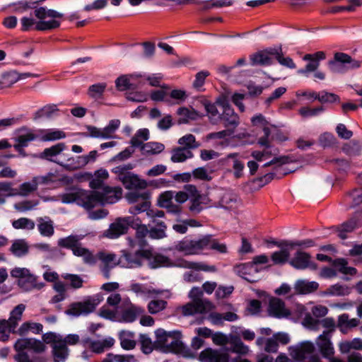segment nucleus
<instances>
[{
	"mask_svg": "<svg viewBox=\"0 0 362 362\" xmlns=\"http://www.w3.org/2000/svg\"><path fill=\"white\" fill-rule=\"evenodd\" d=\"M204 106L210 122L213 124H217L220 120L221 114L219 113L216 105L214 103L205 101L204 103Z\"/></svg>",
	"mask_w": 362,
	"mask_h": 362,
	"instance_id": "obj_55",
	"label": "nucleus"
},
{
	"mask_svg": "<svg viewBox=\"0 0 362 362\" xmlns=\"http://www.w3.org/2000/svg\"><path fill=\"white\" fill-rule=\"evenodd\" d=\"M42 340L45 344H50L53 362H65L69 356L68 346H74L80 341V337L76 334L62 335L49 332L42 335Z\"/></svg>",
	"mask_w": 362,
	"mask_h": 362,
	"instance_id": "obj_2",
	"label": "nucleus"
},
{
	"mask_svg": "<svg viewBox=\"0 0 362 362\" xmlns=\"http://www.w3.org/2000/svg\"><path fill=\"white\" fill-rule=\"evenodd\" d=\"M37 229L42 236L50 238L54 235V222L49 217H40L37 218Z\"/></svg>",
	"mask_w": 362,
	"mask_h": 362,
	"instance_id": "obj_32",
	"label": "nucleus"
},
{
	"mask_svg": "<svg viewBox=\"0 0 362 362\" xmlns=\"http://www.w3.org/2000/svg\"><path fill=\"white\" fill-rule=\"evenodd\" d=\"M39 75L29 72L18 73L15 70L3 72L1 71L0 86L8 87L20 80H24L29 77H38Z\"/></svg>",
	"mask_w": 362,
	"mask_h": 362,
	"instance_id": "obj_22",
	"label": "nucleus"
},
{
	"mask_svg": "<svg viewBox=\"0 0 362 362\" xmlns=\"http://www.w3.org/2000/svg\"><path fill=\"white\" fill-rule=\"evenodd\" d=\"M177 114L179 116L178 122L180 124L187 123L190 120H195L199 117V115L197 111L187 107L178 108Z\"/></svg>",
	"mask_w": 362,
	"mask_h": 362,
	"instance_id": "obj_44",
	"label": "nucleus"
},
{
	"mask_svg": "<svg viewBox=\"0 0 362 362\" xmlns=\"http://www.w3.org/2000/svg\"><path fill=\"white\" fill-rule=\"evenodd\" d=\"M199 360L202 362H230V356L228 353L207 348L201 351Z\"/></svg>",
	"mask_w": 362,
	"mask_h": 362,
	"instance_id": "obj_25",
	"label": "nucleus"
},
{
	"mask_svg": "<svg viewBox=\"0 0 362 362\" xmlns=\"http://www.w3.org/2000/svg\"><path fill=\"white\" fill-rule=\"evenodd\" d=\"M331 337L332 336H327L325 333H322L316 339L317 347L325 358L333 356L335 352Z\"/></svg>",
	"mask_w": 362,
	"mask_h": 362,
	"instance_id": "obj_26",
	"label": "nucleus"
},
{
	"mask_svg": "<svg viewBox=\"0 0 362 362\" xmlns=\"http://www.w3.org/2000/svg\"><path fill=\"white\" fill-rule=\"evenodd\" d=\"M330 71L333 73L343 74L350 69L360 67V62L352 59L349 55L343 52L334 54V59L328 63Z\"/></svg>",
	"mask_w": 362,
	"mask_h": 362,
	"instance_id": "obj_11",
	"label": "nucleus"
},
{
	"mask_svg": "<svg viewBox=\"0 0 362 362\" xmlns=\"http://www.w3.org/2000/svg\"><path fill=\"white\" fill-rule=\"evenodd\" d=\"M348 262L344 259H337L334 262V266L338 271L344 274L355 275L357 272L356 268L347 266Z\"/></svg>",
	"mask_w": 362,
	"mask_h": 362,
	"instance_id": "obj_58",
	"label": "nucleus"
},
{
	"mask_svg": "<svg viewBox=\"0 0 362 362\" xmlns=\"http://www.w3.org/2000/svg\"><path fill=\"white\" fill-rule=\"evenodd\" d=\"M276 47L269 48L264 51L257 52L250 57L252 65H261V66H269L273 64V59L272 58L274 56L273 50H275Z\"/></svg>",
	"mask_w": 362,
	"mask_h": 362,
	"instance_id": "obj_31",
	"label": "nucleus"
},
{
	"mask_svg": "<svg viewBox=\"0 0 362 362\" xmlns=\"http://www.w3.org/2000/svg\"><path fill=\"white\" fill-rule=\"evenodd\" d=\"M156 340L154 345L156 349L164 353L182 354L186 347L181 340V332L177 330L165 331L158 329L155 332Z\"/></svg>",
	"mask_w": 362,
	"mask_h": 362,
	"instance_id": "obj_4",
	"label": "nucleus"
},
{
	"mask_svg": "<svg viewBox=\"0 0 362 362\" xmlns=\"http://www.w3.org/2000/svg\"><path fill=\"white\" fill-rule=\"evenodd\" d=\"M356 220L351 218L346 222H344L337 228V235L342 240L347 238L346 233L352 232L356 227Z\"/></svg>",
	"mask_w": 362,
	"mask_h": 362,
	"instance_id": "obj_49",
	"label": "nucleus"
},
{
	"mask_svg": "<svg viewBox=\"0 0 362 362\" xmlns=\"http://www.w3.org/2000/svg\"><path fill=\"white\" fill-rule=\"evenodd\" d=\"M12 226L15 229L33 230L35 228V222L28 218H20L12 222Z\"/></svg>",
	"mask_w": 362,
	"mask_h": 362,
	"instance_id": "obj_62",
	"label": "nucleus"
},
{
	"mask_svg": "<svg viewBox=\"0 0 362 362\" xmlns=\"http://www.w3.org/2000/svg\"><path fill=\"white\" fill-rule=\"evenodd\" d=\"M310 258L311 257L308 253L298 251L288 262L296 269L304 270L309 268L315 270L317 269V266L311 261Z\"/></svg>",
	"mask_w": 362,
	"mask_h": 362,
	"instance_id": "obj_23",
	"label": "nucleus"
},
{
	"mask_svg": "<svg viewBox=\"0 0 362 362\" xmlns=\"http://www.w3.org/2000/svg\"><path fill=\"white\" fill-rule=\"evenodd\" d=\"M146 259L149 261V266L152 269L170 265V260L167 257L162 255H153L152 252L151 258H146Z\"/></svg>",
	"mask_w": 362,
	"mask_h": 362,
	"instance_id": "obj_54",
	"label": "nucleus"
},
{
	"mask_svg": "<svg viewBox=\"0 0 362 362\" xmlns=\"http://www.w3.org/2000/svg\"><path fill=\"white\" fill-rule=\"evenodd\" d=\"M211 206L234 211L241 206V200L237 194L232 191L218 190L211 199Z\"/></svg>",
	"mask_w": 362,
	"mask_h": 362,
	"instance_id": "obj_8",
	"label": "nucleus"
},
{
	"mask_svg": "<svg viewBox=\"0 0 362 362\" xmlns=\"http://www.w3.org/2000/svg\"><path fill=\"white\" fill-rule=\"evenodd\" d=\"M251 122L254 126L262 128L264 132V136L258 139V144L261 146H268L270 129L265 117L262 114H259L252 117Z\"/></svg>",
	"mask_w": 362,
	"mask_h": 362,
	"instance_id": "obj_28",
	"label": "nucleus"
},
{
	"mask_svg": "<svg viewBox=\"0 0 362 362\" xmlns=\"http://www.w3.org/2000/svg\"><path fill=\"white\" fill-rule=\"evenodd\" d=\"M28 245L25 240H16L10 247V251L16 257H21L28 253Z\"/></svg>",
	"mask_w": 362,
	"mask_h": 362,
	"instance_id": "obj_47",
	"label": "nucleus"
},
{
	"mask_svg": "<svg viewBox=\"0 0 362 362\" xmlns=\"http://www.w3.org/2000/svg\"><path fill=\"white\" fill-rule=\"evenodd\" d=\"M82 343L84 346L88 345L93 352L95 354H101L105 350L112 347L115 343V340L111 337H107L100 340H93L87 338L83 339Z\"/></svg>",
	"mask_w": 362,
	"mask_h": 362,
	"instance_id": "obj_24",
	"label": "nucleus"
},
{
	"mask_svg": "<svg viewBox=\"0 0 362 362\" xmlns=\"http://www.w3.org/2000/svg\"><path fill=\"white\" fill-rule=\"evenodd\" d=\"M109 173L107 170L100 168L96 170L92 175V179L89 182V187L91 189H103L105 181L107 180Z\"/></svg>",
	"mask_w": 362,
	"mask_h": 362,
	"instance_id": "obj_34",
	"label": "nucleus"
},
{
	"mask_svg": "<svg viewBox=\"0 0 362 362\" xmlns=\"http://www.w3.org/2000/svg\"><path fill=\"white\" fill-rule=\"evenodd\" d=\"M151 250L139 248L134 252L123 251L119 263L124 267L136 268L143 264L144 259L151 258Z\"/></svg>",
	"mask_w": 362,
	"mask_h": 362,
	"instance_id": "obj_12",
	"label": "nucleus"
},
{
	"mask_svg": "<svg viewBox=\"0 0 362 362\" xmlns=\"http://www.w3.org/2000/svg\"><path fill=\"white\" fill-rule=\"evenodd\" d=\"M37 187V183L34 177L31 181L25 182L20 185L19 189H17V195L27 196L36 191Z\"/></svg>",
	"mask_w": 362,
	"mask_h": 362,
	"instance_id": "obj_56",
	"label": "nucleus"
},
{
	"mask_svg": "<svg viewBox=\"0 0 362 362\" xmlns=\"http://www.w3.org/2000/svg\"><path fill=\"white\" fill-rule=\"evenodd\" d=\"M205 243L204 241V236L199 239L185 238L175 244V249L185 255H197L204 250Z\"/></svg>",
	"mask_w": 362,
	"mask_h": 362,
	"instance_id": "obj_13",
	"label": "nucleus"
},
{
	"mask_svg": "<svg viewBox=\"0 0 362 362\" xmlns=\"http://www.w3.org/2000/svg\"><path fill=\"white\" fill-rule=\"evenodd\" d=\"M42 329L43 325L41 323L27 321L20 326L16 333L21 336L27 335L30 332L37 334L42 332Z\"/></svg>",
	"mask_w": 362,
	"mask_h": 362,
	"instance_id": "obj_37",
	"label": "nucleus"
},
{
	"mask_svg": "<svg viewBox=\"0 0 362 362\" xmlns=\"http://www.w3.org/2000/svg\"><path fill=\"white\" fill-rule=\"evenodd\" d=\"M325 53L322 51L305 54L303 59L305 61H309V62L304 69L298 70V74L308 76L309 73L315 72L318 69L320 61L325 59Z\"/></svg>",
	"mask_w": 362,
	"mask_h": 362,
	"instance_id": "obj_21",
	"label": "nucleus"
},
{
	"mask_svg": "<svg viewBox=\"0 0 362 362\" xmlns=\"http://www.w3.org/2000/svg\"><path fill=\"white\" fill-rule=\"evenodd\" d=\"M130 290L137 296L151 298L154 296L163 295L166 297H170V292L168 290L155 289L151 286L139 283H132L130 285Z\"/></svg>",
	"mask_w": 362,
	"mask_h": 362,
	"instance_id": "obj_19",
	"label": "nucleus"
},
{
	"mask_svg": "<svg viewBox=\"0 0 362 362\" xmlns=\"http://www.w3.org/2000/svg\"><path fill=\"white\" fill-rule=\"evenodd\" d=\"M38 137H40L39 134H35L33 130L23 127L18 129V135L14 139L16 144L13 145V147L17 151L21 152L30 142L36 140Z\"/></svg>",
	"mask_w": 362,
	"mask_h": 362,
	"instance_id": "obj_17",
	"label": "nucleus"
},
{
	"mask_svg": "<svg viewBox=\"0 0 362 362\" xmlns=\"http://www.w3.org/2000/svg\"><path fill=\"white\" fill-rule=\"evenodd\" d=\"M10 274L11 277L17 279L18 286L25 291L40 290L45 286L43 282L38 281L37 277L25 267H14Z\"/></svg>",
	"mask_w": 362,
	"mask_h": 362,
	"instance_id": "obj_5",
	"label": "nucleus"
},
{
	"mask_svg": "<svg viewBox=\"0 0 362 362\" xmlns=\"http://www.w3.org/2000/svg\"><path fill=\"white\" fill-rule=\"evenodd\" d=\"M102 189V192H90L74 187L69 192L61 194L60 199L64 204L76 202L77 204L85 209H90L98 204H114L122 197V189L119 187L105 186Z\"/></svg>",
	"mask_w": 362,
	"mask_h": 362,
	"instance_id": "obj_1",
	"label": "nucleus"
},
{
	"mask_svg": "<svg viewBox=\"0 0 362 362\" xmlns=\"http://www.w3.org/2000/svg\"><path fill=\"white\" fill-rule=\"evenodd\" d=\"M312 97H313L314 100H317L321 103H334L339 100L338 95L326 91H322L319 93H312Z\"/></svg>",
	"mask_w": 362,
	"mask_h": 362,
	"instance_id": "obj_61",
	"label": "nucleus"
},
{
	"mask_svg": "<svg viewBox=\"0 0 362 362\" xmlns=\"http://www.w3.org/2000/svg\"><path fill=\"white\" fill-rule=\"evenodd\" d=\"M98 258L102 262L103 266L102 272L106 279L110 276V270L117 264L116 255L105 252H100L97 255Z\"/></svg>",
	"mask_w": 362,
	"mask_h": 362,
	"instance_id": "obj_30",
	"label": "nucleus"
},
{
	"mask_svg": "<svg viewBox=\"0 0 362 362\" xmlns=\"http://www.w3.org/2000/svg\"><path fill=\"white\" fill-rule=\"evenodd\" d=\"M231 345L230 350L240 355H245L249 352V347L243 344L239 336L231 335L230 342Z\"/></svg>",
	"mask_w": 362,
	"mask_h": 362,
	"instance_id": "obj_45",
	"label": "nucleus"
},
{
	"mask_svg": "<svg viewBox=\"0 0 362 362\" xmlns=\"http://www.w3.org/2000/svg\"><path fill=\"white\" fill-rule=\"evenodd\" d=\"M138 223L135 216L117 218L105 232V235L111 239L117 238L127 233L130 227H136Z\"/></svg>",
	"mask_w": 362,
	"mask_h": 362,
	"instance_id": "obj_10",
	"label": "nucleus"
},
{
	"mask_svg": "<svg viewBox=\"0 0 362 362\" xmlns=\"http://www.w3.org/2000/svg\"><path fill=\"white\" fill-rule=\"evenodd\" d=\"M34 14L38 21L31 17H23L21 19L23 31H28L31 26L35 25V29L40 31H46L57 28L60 22L56 18H62L63 14L47 7H38L34 11Z\"/></svg>",
	"mask_w": 362,
	"mask_h": 362,
	"instance_id": "obj_3",
	"label": "nucleus"
},
{
	"mask_svg": "<svg viewBox=\"0 0 362 362\" xmlns=\"http://www.w3.org/2000/svg\"><path fill=\"white\" fill-rule=\"evenodd\" d=\"M272 52H273L271 53L274 54V57H276V60L281 65L289 69L296 68V64L291 58L284 57L281 46L276 47L275 50H273Z\"/></svg>",
	"mask_w": 362,
	"mask_h": 362,
	"instance_id": "obj_53",
	"label": "nucleus"
},
{
	"mask_svg": "<svg viewBox=\"0 0 362 362\" xmlns=\"http://www.w3.org/2000/svg\"><path fill=\"white\" fill-rule=\"evenodd\" d=\"M83 238L81 235H71L66 238H59L57 241L61 247L71 249V250L80 243Z\"/></svg>",
	"mask_w": 362,
	"mask_h": 362,
	"instance_id": "obj_50",
	"label": "nucleus"
},
{
	"mask_svg": "<svg viewBox=\"0 0 362 362\" xmlns=\"http://www.w3.org/2000/svg\"><path fill=\"white\" fill-rule=\"evenodd\" d=\"M170 160L173 163H182L187 159L192 158L193 153L187 148L177 147L172 150Z\"/></svg>",
	"mask_w": 362,
	"mask_h": 362,
	"instance_id": "obj_42",
	"label": "nucleus"
},
{
	"mask_svg": "<svg viewBox=\"0 0 362 362\" xmlns=\"http://www.w3.org/2000/svg\"><path fill=\"white\" fill-rule=\"evenodd\" d=\"M216 103L223 107V112L221 114L220 120L224 123V126L234 132V129L240 124V119L238 115L235 112L234 110L228 104L224 102L218 100Z\"/></svg>",
	"mask_w": 362,
	"mask_h": 362,
	"instance_id": "obj_18",
	"label": "nucleus"
},
{
	"mask_svg": "<svg viewBox=\"0 0 362 362\" xmlns=\"http://www.w3.org/2000/svg\"><path fill=\"white\" fill-rule=\"evenodd\" d=\"M25 309V305L19 304L11 311L8 320H0V341H6L9 337V333H16V329L22 320Z\"/></svg>",
	"mask_w": 362,
	"mask_h": 362,
	"instance_id": "obj_7",
	"label": "nucleus"
},
{
	"mask_svg": "<svg viewBox=\"0 0 362 362\" xmlns=\"http://www.w3.org/2000/svg\"><path fill=\"white\" fill-rule=\"evenodd\" d=\"M359 322L358 319H349V315L344 313L339 316L337 325L339 327L352 328L358 326Z\"/></svg>",
	"mask_w": 362,
	"mask_h": 362,
	"instance_id": "obj_60",
	"label": "nucleus"
},
{
	"mask_svg": "<svg viewBox=\"0 0 362 362\" xmlns=\"http://www.w3.org/2000/svg\"><path fill=\"white\" fill-rule=\"evenodd\" d=\"M165 146L158 142H148L142 145L141 151L144 155H155L161 153Z\"/></svg>",
	"mask_w": 362,
	"mask_h": 362,
	"instance_id": "obj_51",
	"label": "nucleus"
},
{
	"mask_svg": "<svg viewBox=\"0 0 362 362\" xmlns=\"http://www.w3.org/2000/svg\"><path fill=\"white\" fill-rule=\"evenodd\" d=\"M213 308L212 303L208 300H199L188 303L180 308L185 316L193 315L197 313H205Z\"/></svg>",
	"mask_w": 362,
	"mask_h": 362,
	"instance_id": "obj_16",
	"label": "nucleus"
},
{
	"mask_svg": "<svg viewBox=\"0 0 362 362\" xmlns=\"http://www.w3.org/2000/svg\"><path fill=\"white\" fill-rule=\"evenodd\" d=\"M178 144L182 146V148H187V149H194L199 146V144L196 141L195 136L191 134H186L178 140Z\"/></svg>",
	"mask_w": 362,
	"mask_h": 362,
	"instance_id": "obj_59",
	"label": "nucleus"
},
{
	"mask_svg": "<svg viewBox=\"0 0 362 362\" xmlns=\"http://www.w3.org/2000/svg\"><path fill=\"white\" fill-rule=\"evenodd\" d=\"M143 313L144 310L142 308L130 303L122 311V319L125 322H132Z\"/></svg>",
	"mask_w": 362,
	"mask_h": 362,
	"instance_id": "obj_38",
	"label": "nucleus"
},
{
	"mask_svg": "<svg viewBox=\"0 0 362 362\" xmlns=\"http://www.w3.org/2000/svg\"><path fill=\"white\" fill-rule=\"evenodd\" d=\"M72 252L74 255L81 257L86 264H93L95 262L93 253L88 249L82 247L81 243L72 250Z\"/></svg>",
	"mask_w": 362,
	"mask_h": 362,
	"instance_id": "obj_46",
	"label": "nucleus"
},
{
	"mask_svg": "<svg viewBox=\"0 0 362 362\" xmlns=\"http://www.w3.org/2000/svg\"><path fill=\"white\" fill-rule=\"evenodd\" d=\"M14 349L17 353L25 352L30 350L35 354H41L45 351L46 346L44 343L35 338L19 339L14 344Z\"/></svg>",
	"mask_w": 362,
	"mask_h": 362,
	"instance_id": "obj_14",
	"label": "nucleus"
},
{
	"mask_svg": "<svg viewBox=\"0 0 362 362\" xmlns=\"http://www.w3.org/2000/svg\"><path fill=\"white\" fill-rule=\"evenodd\" d=\"M139 77H141V76L138 74L121 76L115 81L116 88L120 91L132 88L135 85L133 82Z\"/></svg>",
	"mask_w": 362,
	"mask_h": 362,
	"instance_id": "obj_36",
	"label": "nucleus"
},
{
	"mask_svg": "<svg viewBox=\"0 0 362 362\" xmlns=\"http://www.w3.org/2000/svg\"><path fill=\"white\" fill-rule=\"evenodd\" d=\"M121 182L126 189L132 190L145 189L148 186L145 180L140 179L138 175L133 173L122 177Z\"/></svg>",
	"mask_w": 362,
	"mask_h": 362,
	"instance_id": "obj_29",
	"label": "nucleus"
},
{
	"mask_svg": "<svg viewBox=\"0 0 362 362\" xmlns=\"http://www.w3.org/2000/svg\"><path fill=\"white\" fill-rule=\"evenodd\" d=\"M268 313L269 315L277 318L287 317L291 314L284 302L277 298H272L269 300Z\"/></svg>",
	"mask_w": 362,
	"mask_h": 362,
	"instance_id": "obj_27",
	"label": "nucleus"
},
{
	"mask_svg": "<svg viewBox=\"0 0 362 362\" xmlns=\"http://www.w3.org/2000/svg\"><path fill=\"white\" fill-rule=\"evenodd\" d=\"M40 140L42 141H55L66 137L64 132L57 129H39Z\"/></svg>",
	"mask_w": 362,
	"mask_h": 362,
	"instance_id": "obj_40",
	"label": "nucleus"
},
{
	"mask_svg": "<svg viewBox=\"0 0 362 362\" xmlns=\"http://www.w3.org/2000/svg\"><path fill=\"white\" fill-rule=\"evenodd\" d=\"M227 159H232L233 174L235 178H240L243 175L244 163L237 158V154L230 153L228 155Z\"/></svg>",
	"mask_w": 362,
	"mask_h": 362,
	"instance_id": "obj_57",
	"label": "nucleus"
},
{
	"mask_svg": "<svg viewBox=\"0 0 362 362\" xmlns=\"http://www.w3.org/2000/svg\"><path fill=\"white\" fill-rule=\"evenodd\" d=\"M106 87V83H98L91 85L88 88V94L90 98H99L103 95Z\"/></svg>",
	"mask_w": 362,
	"mask_h": 362,
	"instance_id": "obj_64",
	"label": "nucleus"
},
{
	"mask_svg": "<svg viewBox=\"0 0 362 362\" xmlns=\"http://www.w3.org/2000/svg\"><path fill=\"white\" fill-rule=\"evenodd\" d=\"M204 241L206 242L204 245V250L211 249L223 254L227 252V246L213 238L211 235H204Z\"/></svg>",
	"mask_w": 362,
	"mask_h": 362,
	"instance_id": "obj_43",
	"label": "nucleus"
},
{
	"mask_svg": "<svg viewBox=\"0 0 362 362\" xmlns=\"http://www.w3.org/2000/svg\"><path fill=\"white\" fill-rule=\"evenodd\" d=\"M86 158L82 156L69 157L62 161H57V163L69 170H75L85 166Z\"/></svg>",
	"mask_w": 362,
	"mask_h": 362,
	"instance_id": "obj_35",
	"label": "nucleus"
},
{
	"mask_svg": "<svg viewBox=\"0 0 362 362\" xmlns=\"http://www.w3.org/2000/svg\"><path fill=\"white\" fill-rule=\"evenodd\" d=\"M167 302L163 300H152L148 304V310L151 314H157L165 309Z\"/></svg>",
	"mask_w": 362,
	"mask_h": 362,
	"instance_id": "obj_63",
	"label": "nucleus"
},
{
	"mask_svg": "<svg viewBox=\"0 0 362 362\" xmlns=\"http://www.w3.org/2000/svg\"><path fill=\"white\" fill-rule=\"evenodd\" d=\"M339 349L341 354H348L351 350L362 351V339L354 338L350 341H342L339 344Z\"/></svg>",
	"mask_w": 362,
	"mask_h": 362,
	"instance_id": "obj_41",
	"label": "nucleus"
},
{
	"mask_svg": "<svg viewBox=\"0 0 362 362\" xmlns=\"http://www.w3.org/2000/svg\"><path fill=\"white\" fill-rule=\"evenodd\" d=\"M149 197V193L144 189H135L127 192L125 194L127 202L129 204L138 203V204L129 208V213L137 214L146 211L151 206Z\"/></svg>",
	"mask_w": 362,
	"mask_h": 362,
	"instance_id": "obj_9",
	"label": "nucleus"
},
{
	"mask_svg": "<svg viewBox=\"0 0 362 362\" xmlns=\"http://www.w3.org/2000/svg\"><path fill=\"white\" fill-rule=\"evenodd\" d=\"M101 300L99 295L87 296L82 301L70 304L65 313L74 317L86 316L95 310Z\"/></svg>",
	"mask_w": 362,
	"mask_h": 362,
	"instance_id": "obj_6",
	"label": "nucleus"
},
{
	"mask_svg": "<svg viewBox=\"0 0 362 362\" xmlns=\"http://www.w3.org/2000/svg\"><path fill=\"white\" fill-rule=\"evenodd\" d=\"M318 284L315 281H307L305 280H298L295 284V289L299 293H308L317 290Z\"/></svg>",
	"mask_w": 362,
	"mask_h": 362,
	"instance_id": "obj_48",
	"label": "nucleus"
},
{
	"mask_svg": "<svg viewBox=\"0 0 362 362\" xmlns=\"http://www.w3.org/2000/svg\"><path fill=\"white\" fill-rule=\"evenodd\" d=\"M135 334L130 331L122 330L119 333L120 345L123 349L132 350L136 346Z\"/></svg>",
	"mask_w": 362,
	"mask_h": 362,
	"instance_id": "obj_39",
	"label": "nucleus"
},
{
	"mask_svg": "<svg viewBox=\"0 0 362 362\" xmlns=\"http://www.w3.org/2000/svg\"><path fill=\"white\" fill-rule=\"evenodd\" d=\"M315 346L310 341H303L289 349L291 356L298 361H303L307 358H310L314 355Z\"/></svg>",
	"mask_w": 362,
	"mask_h": 362,
	"instance_id": "obj_15",
	"label": "nucleus"
},
{
	"mask_svg": "<svg viewBox=\"0 0 362 362\" xmlns=\"http://www.w3.org/2000/svg\"><path fill=\"white\" fill-rule=\"evenodd\" d=\"M65 148L66 145L64 143H58L49 148H45L40 154V158L57 163V161H62V160H59L54 158L61 154Z\"/></svg>",
	"mask_w": 362,
	"mask_h": 362,
	"instance_id": "obj_33",
	"label": "nucleus"
},
{
	"mask_svg": "<svg viewBox=\"0 0 362 362\" xmlns=\"http://www.w3.org/2000/svg\"><path fill=\"white\" fill-rule=\"evenodd\" d=\"M136 219L138 220V225L136 227H132L136 229L135 238H128L127 240L129 245L132 248L138 246L139 248L144 249L145 246L147 245L146 237L148 234V229L146 225L141 224V221L139 218L136 217Z\"/></svg>",
	"mask_w": 362,
	"mask_h": 362,
	"instance_id": "obj_20",
	"label": "nucleus"
},
{
	"mask_svg": "<svg viewBox=\"0 0 362 362\" xmlns=\"http://www.w3.org/2000/svg\"><path fill=\"white\" fill-rule=\"evenodd\" d=\"M282 249L272 255V259L275 264H284L288 261L290 257L289 246H283Z\"/></svg>",
	"mask_w": 362,
	"mask_h": 362,
	"instance_id": "obj_52",
	"label": "nucleus"
}]
</instances>
